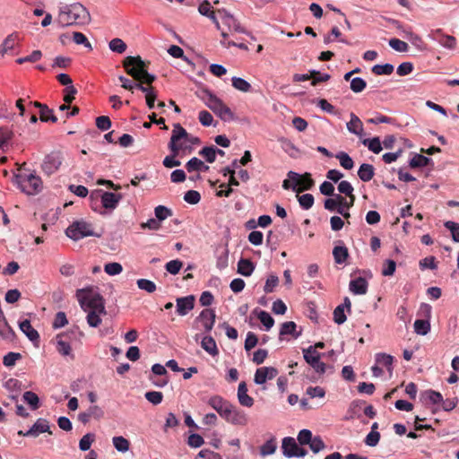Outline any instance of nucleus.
<instances>
[{
    "mask_svg": "<svg viewBox=\"0 0 459 459\" xmlns=\"http://www.w3.org/2000/svg\"><path fill=\"white\" fill-rule=\"evenodd\" d=\"M123 66L127 74L134 78V80H130L124 76L119 77L122 87L126 90L133 91L134 88L137 89V84L150 85L156 80L155 75L148 73L147 65L140 56H126L123 61Z\"/></svg>",
    "mask_w": 459,
    "mask_h": 459,
    "instance_id": "1",
    "label": "nucleus"
},
{
    "mask_svg": "<svg viewBox=\"0 0 459 459\" xmlns=\"http://www.w3.org/2000/svg\"><path fill=\"white\" fill-rule=\"evenodd\" d=\"M76 297L81 307L87 314L86 319L89 325L99 326L101 323V316L106 315L102 297L95 293L91 288L78 290Z\"/></svg>",
    "mask_w": 459,
    "mask_h": 459,
    "instance_id": "2",
    "label": "nucleus"
},
{
    "mask_svg": "<svg viewBox=\"0 0 459 459\" xmlns=\"http://www.w3.org/2000/svg\"><path fill=\"white\" fill-rule=\"evenodd\" d=\"M56 22L62 28L68 26H84L91 22V14L80 3L65 4L59 7Z\"/></svg>",
    "mask_w": 459,
    "mask_h": 459,
    "instance_id": "3",
    "label": "nucleus"
},
{
    "mask_svg": "<svg viewBox=\"0 0 459 459\" xmlns=\"http://www.w3.org/2000/svg\"><path fill=\"white\" fill-rule=\"evenodd\" d=\"M91 206L102 215L111 214L115 209V193L95 189L91 193Z\"/></svg>",
    "mask_w": 459,
    "mask_h": 459,
    "instance_id": "4",
    "label": "nucleus"
},
{
    "mask_svg": "<svg viewBox=\"0 0 459 459\" xmlns=\"http://www.w3.org/2000/svg\"><path fill=\"white\" fill-rule=\"evenodd\" d=\"M184 137H187V131L180 124H175L169 143V149L171 152H174V155H179L180 152L191 153L193 152V147L184 141Z\"/></svg>",
    "mask_w": 459,
    "mask_h": 459,
    "instance_id": "5",
    "label": "nucleus"
},
{
    "mask_svg": "<svg viewBox=\"0 0 459 459\" xmlns=\"http://www.w3.org/2000/svg\"><path fill=\"white\" fill-rule=\"evenodd\" d=\"M206 106L212 110L221 120L230 121L234 119L231 109L223 101L210 91H206Z\"/></svg>",
    "mask_w": 459,
    "mask_h": 459,
    "instance_id": "6",
    "label": "nucleus"
},
{
    "mask_svg": "<svg viewBox=\"0 0 459 459\" xmlns=\"http://www.w3.org/2000/svg\"><path fill=\"white\" fill-rule=\"evenodd\" d=\"M15 181L21 190L27 195L38 194L42 188V181L39 177L30 173L29 175L17 174Z\"/></svg>",
    "mask_w": 459,
    "mask_h": 459,
    "instance_id": "7",
    "label": "nucleus"
},
{
    "mask_svg": "<svg viewBox=\"0 0 459 459\" xmlns=\"http://www.w3.org/2000/svg\"><path fill=\"white\" fill-rule=\"evenodd\" d=\"M68 238L77 241L83 238L95 236L91 223L84 221H77L73 222L65 230Z\"/></svg>",
    "mask_w": 459,
    "mask_h": 459,
    "instance_id": "8",
    "label": "nucleus"
},
{
    "mask_svg": "<svg viewBox=\"0 0 459 459\" xmlns=\"http://www.w3.org/2000/svg\"><path fill=\"white\" fill-rule=\"evenodd\" d=\"M63 162V156L60 152H52L46 155L43 163L41 165L42 170L47 175H52L55 173Z\"/></svg>",
    "mask_w": 459,
    "mask_h": 459,
    "instance_id": "9",
    "label": "nucleus"
},
{
    "mask_svg": "<svg viewBox=\"0 0 459 459\" xmlns=\"http://www.w3.org/2000/svg\"><path fill=\"white\" fill-rule=\"evenodd\" d=\"M277 375V368L273 367H261L256 369L254 381L256 385H263L267 380H272L276 377Z\"/></svg>",
    "mask_w": 459,
    "mask_h": 459,
    "instance_id": "10",
    "label": "nucleus"
},
{
    "mask_svg": "<svg viewBox=\"0 0 459 459\" xmlns=\"http://www.w3.org/2000/svg\"><path fill=\"white\" fill-rule=\"evenodd\" d=\"M228 422L235 425L244 426L247 423V418L246 414L236 408L234 405H230V408L227 411L226 414L222 417Z\"/></svg>",
    "mask_w": 459,
    "mask_h": 459,
    "instance_id": "11",
    "label": "nucleus"
},
{
    "mask_svg": "<svg viewBox=\"0 0 459 459\" xmlns=\"http://www.w3.org/2000/svg\"><path fill=\"white\" fill-rule=\"evenodd\" d=\"M430 37L444 48L454 49L456 47V39L454 36L444 34L441 29L433 30Z\"/></svg>",
    "mask_w": 459,
    "mask_h": 459,
    "instance_id": "12",
    "label": "nucleus"
},
{
    "mask_svg": "<svg viewBox=\"0 0 459 459\" xmlns=\"http://www.w3.org/2000/svg\"><path fill=\"white\" fill-rule=\"evenodd\" d=\"M216 314L213 309L205 308L196 317V320L202 324L205 332H211L215 323Z\"/></svg>",
    "mask_w": 459,
    "mask_h": 459,
    "instance_id": "13",
    "label": "nucleus"
},
{
    "mask_svg": "<svg viewBox=\"0 0 459 459\" xmlns=\"http://www.w3.org/2000/svg\"><path fill=\"white\" fill-rule=\"evenodd\" d=\"M195 299L194 295L178 298L176 299L177 313L181 316L188 314L195 307Z\"/></svg>",
    "mask_w": 459,
    "mask_h": 459,
    "instance_id": "14",
    "label": "nucleus"
},
{
    "mask_svg": "<svg viewBox=\"0 0 459 459\" xmlns=\"http://www.w3.org/2000/svg\"><path fill=\"white\" fill-rule=\"evenodd\" d=\"M48 432L52 434L50 430L49 423L46 419L39 418L31 428L25 432L24 437H37L39 434Z\"/></svg>",
    "mask_w": 459,
    "mask_h": 459,
    "instance_id": "15",
    "label": "nucleus"
},
{
    "mask_svg": "<svg viewBox=\"0 0 459 459\" xmlns=\"http://www.w3.org/2000/svg\"><path fill=\"white\" fill-rule=\"evenodd\" d=\"M208 404L214 409L222 418L226 414L231 403L220 395H213L208 400Z\"/></svg>",
    "mask_w": 459,
    "mask_h": 459,
    "instance_id": "16",
    "label": "nucleus"
},
{
    "mask_svg": "<svg viewBox=\"0 0 459 459\" xmlns=\"http://www.w3.org/2000/svg\"><path fill=\"white\" fill-rule=\"evenodd\" d=\"M368 281L363 277H358L350 281L349 289L356 295H364L368 291Z\"/></svg>",
    "mask_w": 459,
    "mask_h": 459,
    "instance_id": "17",
    "label": "nucleus"
},
{
    "mask_svg": "<svg viewBox=\"0 0 459 459\" xmlns=\"http://www.w3.org/2000/svg\"><path fill=\"white\" fill-rule=\"evenodd\" d=\"M238 399L242 406L252 407L254 404V399L247 394V386L244 381L240 382L238 385Z\"/></svg>",
    "mask_w": 459,
    "mask_h": 459,
    "instance_id": "18",
    "label": "nucleus"
},
{
    "mask_svg": "<svg viewBox=\"0 0 459 459\" xmlns=\"http://www.w3.org/2000/svg\"><path fill=\"white\" fill-rule=\"evenodd\" d=\"M20 330L28 337V339L33 342H39V334L37 330H35L30 321L25 319L19 324Z\"/></svg>",
    "mask_w": 459,
    "mask_h": 459,
    "instance_id": "19",
    "label": "nucleus"
},
{
    "mask_svg": "<svg viewBox=\"0 0 459 459\" xmlns=\"http://www.w3.org/2000/svg\"><path fill=\"white\" fill-rule=\"evenodd\" d=\"M299 445L293 437H287L282 439L281 449L282 453L286 457H294L292 453H296Z\"/></svg>",
    "mask_w": 459,
    "mask_h": 459,
    "instance_id": "20",
    "label": "nucleus"
},
{
    "mask_svg": "<svg viewBox=\"0 0 459 459\" xmlns=\"http://www.w3.org/2000/svg\"><path fill=\"white\" fill-rule=\"evenodd\" d=\"M14 336L15 333L12 327L8 325L4 315L0 316V338L12 342L14 339Z\"/></svg>",
    "mask_w": 459,
    "mask_h": 459,
    "instance_id": "21",
    "label": "nucleus"
},
{
    "mask_svg": "<svg viewBox=\"0 0 459 459\" xmlns=\"http://www.w3.org/2000/svg\"><path fill=\"white\" fill-rule=\"evenodd\" d=\"M347 129L356 135L361 136L363 134V124L354 113H351V120L347 123Z\"/></svg>",
    "mask_w": 459,
    "mask_h": 459,
    "instance_id": "22",
    "label": "nucleus"
},
{
    "mask_svg": "<svg viewBox=\"0 0 459 459\" xmlns=\"http://www.w3.org/2000/svg\"><path fill=\"white\" fill-rule=\"evenodd\" d=\"M137 89H139L141 91L146 93V96H145V98H146V104H147L149 108H154V102H155L156 98H157V92H156L154 87L152 86V84L147 85V86H143L142 84H137Z\"/></svg>",
    "mask_w": 459,
    "mask_h": 459,
    "instance_id": "23",
    "label": "nucleus"
},
{
    "mask_svg": "<svg viewBox=\"0 0 459 459\" xmlns=\"http://www.w3.org/2000/svg\"><path fill=\"white\" fill-rule=\"evenodd\" d=\"M19 40V35L16 32H13L8 35L3 43L0 45V55L4 56L8 50L13 49L15 47V41Z\"/></svg>",
    "mask_w": 459,
    "mask_h": 459,
    "instance_id": "24",
    "label": "nucleus"
},
{
    "mask_svg": "<svg viewBox=\"0 0 459 459\" xmlns=\"http://www.w3.org/2000/svg\"><path fill=\"white\" fill-rule=\"evenodd\" d=\"M333 255L334 262L338 264H344L349 257V250L342 244L341 246H336L333 247Z\"/></svg>",
    "mask_w": 459,
    "mask_h": 459,
    "instance_id": "25",
    "label": "nucleus"
},
{
    "mask_svg": "<svg viewBox=\"0 0 459 459\" xmlns=\"http://www.w3.org/2000/svg\"><path fill=\"white\" fill-rule=\"evenodd\" d=\"M296 328L297 325L293 321L283 323L280 329V338H281L283 335L290 334L293 338L297 339L301 334V332H297Z\"/></svg>",
    "mask_w": 459,
    "mask_h": 459,
    "instance_id": "26",
    "label": "nucleus"
},
{
    "mask_svg": "<svg viewBox=\"0 0 459 459\" xmlns=\"http://www.w3.org/2000/svg\"><path fill=\"white\" fill-rule=\"evenodd\" d=\"M375 175V169L372 165L368 163H363L360 165L358 170V176L360 180L364 182L370 181Z\"/></svg>",
    "mask_w": 459,
    "mask_h": 459,
    "instance_id": "27",
    "label": "nucleus"
},
{
    "mask_svg": "<svg viewBox=\"0 0 459 459\" xmlns=\"http://www.w3.org/2000/svg\"><path fill=\"white\" fill-rule=\"evenodd\" d=\"M255 270L254 264L249 259L241 258L238 263V273L243 276H250Z\"/></svg>",
    "mask_w": 459,
    "mask_h": 459,
    "instance_id": "28",
    "label": "nucleus"
},
{
    "mask_svg": "<svg viewBox=\"0 0 459 459\" xmlns=\"http://www.w3.org/2000/svg\"><path fill=\"white\" fill-rule=\"evenodd\" d=\"M201 345L205 351L212 356L219 353L216 342L212 336H204L202 340Z\"/></svg>",
    "mask_w": 459,
    "mask_h": 459,
    "instance_id": "29",
    "label": "nucleus"
},
{
    "mask_svg": "<svg viewBox=\"0 0 459 459\" xmlns=\"http://www.w3.org/2000/svg\"><path fill=\"white\" fill-rule=\"evenodd\" d=\"M186 169L188 172H193V171H198V170H203V171H206L209 169V167L206 166L201 160H199L198 158H192L191 160H189L186 164Z\"/></svg>",
    "mask_w": 459,
    "mask_h": 459,
    "instance_id": "30",
    "label": "nucleus"
},
{
    "mask_svg": "<svg viewBox=\"0 0 459 459\" xmlns=\"http://www.w3.org/2000/svg\"><path fill=\"white\" fill-rule=\"evenodd\" d=\"M304 359L306 362L311 366L314 363H317V360L320 359L321 354L315 350V347L309 346L307 349L303 350Z\"/></svg>",
    "mask_w": 459,
    "mask_h": 459,
    "instance_id": "31",
    "label": "nucleus"
},
{
    "mask_svg": "<svg viewBox=\"0 0 459 459\" xmlns=\"http://www.w3.org/2000/svg\"><path fill=\"white\" fill-rule=\"evenodd\" d=\"M13 136V133L12 130L7 127H0V150L5 152Z\"/></svg>",
    "mask_w": 459,
    "mask_h": 459,
    "instance_id": "32",
    "label": "nucleus"
},
{
    "mask_svg": "<svg viewBox=\"0 0 459 459\" xmlns=\"http://www.w3.org/2000/svg\"><path fill=\"white\" fill-rule=\"evenodd\" d=\"M301 178H302V179H301L300 183H299V185H298L299 187L294 188V190L298 194L301 193L303 191H306V190H309L314 186V180L311 178V174L307 172V173L301 175Z\"/></svg>",
    "mask_w": 459,
    "mask_h": 459,
    "instance_id": "33",
    "label": "nucleus"
},
{
    "mask_svg": "<svg viewBox=\"0 0 459 459\" xmlns=\"http://www.w3.org/2000/svg\"><path fill=\"white\" fill-rule=\"evenodd\" d=\"M430 162H432V160L423 156L421 154H415L410 160V167L412 169L415 168H423L428 166Z\"/></svg>",
    "mask_w": 459,
    "mask_h": 459,
    "instance_id": "34",
    "label": "nucleus"
},
{
    "mask_svg": "<svg viewBox=\"0 0 459 459\" xmlns=\"http://www.w3.org/2000/svg\"><path fill=\"white\" fill-rule=\"evenodd\" d=\"M64 335L58 334L56 336V350L63 356H69L72 352V348L68 342L63 340Z\"/></svg>",
    "mask_w": 459,
    "mask_h": 459,
    "instance_id": "35",
    "label": "nucleus"
},
{
    "mask_svg": "<svg viewBox=\"0 0 459 459\" xmlns=\"http://www.w3.org/2000/svg\"><path fill=\"white\" fill-rule=\"evenodd\" d=\"M413 325L415 333L420 335H426L430 331L429 319H417Z\"/></svg>",
    "mask_w": 459,
    "mask_h": 459,
    "instance_id": "36",
    "label": "nucleus"
},
{
    "mask_svg": "<svg viewBox=\"0 0 459 459\" xmlns=\"http://www.w3.org/2000/svg\"><path fill=\"white\" fill-rule=\"evenodd\" d=\"M394 361L393 356L386 353H377L376 354V363L378 365H383L387 368L389 372H392L393 368L392 364Z\"/></svg>",
    "mask_w": 459,
    "mask_h": 459,
    "instance_id": "37",
    "label": "nucleus"
},
{
    "mask_svg": "<svg viewBox=\"0 0 459 459\" xmlns=\"http://www.w3.org/2000/svg\"><path fill=\"white\" fill-rule=\"evenodd\" d=\"M224 25H226L230 30L236 32L245 33L246 30L240 25V23L232 16H226L224 20Z\"/></svg>",
    "mask_w": 459,
    "mask_h": 459,
    "instance_id": "38",
    "label": "nucleus"
},
{
    "mask_svg": "<svg viewBox=\"0 0 459 459\" xmlns=\"http://www.w3.org/2000/svg\"><path fill=\"white\" fill-rule=\"evenodd\" d=\"M371 71L376 75H390L394 72V65L391 64L375 65Z\"/></svg>",
    "mask_w": 459,
    "mask_h": 459,
    "instance_id": "39",
    "label": "nucleus"
},
{
    "mask_svg": "<svg viewBox=\"0 0 459 459\" xmlns=\"http://www.w3.org/2000/svg\"><path fill=\"white\" fill-rule=\"evenodd\" d=\"M22 397L24 402H26L32 410H37L39 407V399L35 393L31 391H26Z\"/></svg>",
    "mask_w": 459,
    "mask_h": 459,
    "instance_id": "40",
    "label": "nucleus"
},
{
    "mask_svg": "<svg viewBox=\"0 0 459 459\" xmlns=\"http://www.w3.org/2000/svg\"><path fill=\"white\" fill-rule=\"evenodd\" d=\"M231 82L232 86L242 92H248L251 91V84L240 77H233Z\"/></svg>",
    "mask_w": 459,
    "mask_h": 459,
    "instance_id": "41",
    "label": "nucleus"
},
{
    "mask_svg": "<svg viewBox=\"0 0 459 459\" xmlns=\"http://www.w3.org/2000/svg\"><path fill=\"white\" fill-rule=\"evenodd\" d=\"M216 147L214 146L204 147L199 152V155L203 156L207 162L212 163L216 160Z\"/></svg>",
    "mask_w": 459,
    "mask_h": 459,
    "instance_id": "42",
    "label": "nucleus"
},
{
    "mask_svg": "<svg viewBox=\"0 0 459 459\" xmlns=\"http://www.w3.org/2000/svg\"><path fill=\"white\" fill-rule=\"evenodd\" d=\"M277 445L275 442V438H271L266 441L260 448V454L263 456L273 455L276 450Z\"/></svg>",
    "mask_w": 459,
    "mask_h": 459,
    "instance_id": "43",
    "label": "nucleus"
},
{
    "mask_svg": "<svg viewBox=\"0 0 459 459\" xmlns=\"http://www.w3.org/2000/svg\"><path fill=\"white\" fill-rule=\"evenodd\" d=\"M422 395L425 400L430 402L432 404H438L443 402L442 394L434 390H427Z\"/></svg>",
    "mask_w": 459,
    "mask_h": 459,
    "instance_id": "44",
    "label": "nucleus"
},
{
    "mask_svg": "<svg viewBox=\"0 0 459 459\" xmlns=\"http://www.w3.org/2000/svg\"><path fill=\"white\" fill-rule=\"evenodd\" d=\"M364 145H367L368 148L377 154L382 151L381 142L378 137H374L372 139H365L363 142Z\"/></svg>",
    "mask_w": 459,
    "mask_h": 459,
    "instance_id": "45",
    "label": "nucleus"
},
{
    "mask_svg": "<svg viewBox=\"0 0 459 459\" xmlns=\"http://www.w3.org/2000/svg\"><path fill=\"white\" fill-rule=\"evenodd\" d=\"M95 440V435L92 433L85 434L79 441V448L82 451H88L91 448V444Z\"/></svg>",
    "mask_w": 459,
    "mask_h": 459,
    "instance_id": "46",
    "label": "nucleus"
},
{
    "mask_svg": "<svg viewBox=\"0 0 459 459\" xmlns=\"http://www.w3.org/2000/svg\"><path fill=\"white\" fill-rule=\"evenodd\" d=\"M156 219L160 222L172 215V211L166 206L158 205L154 209Z\"/></svg>",
    "mask_w": 459,
    "mask_h": 459,
    "instance_id": "47",
    "label": "nucleus"
},
{
    "mask_svg": "<svg viewBox=\"0 0 459 459\" xmlns=\"http://www.w3.org/2000/svg\"><path fill=\"white\" fill-rule=\"evenodd\" d=\"M351 90L355 92L359 93L363 91L367 87V82L365 80H363L360 77H355L351 80Z\"/></svg>",
    "mask_w": 459,
    "mask_h": 459,
    "instance_id": "48",
    "label": "nucleus"
},
{
    "mask_svg": "<svg viewBox=\"0 0 459 459\" xmlns=\"http://www.w3.org/2000/svg\"><path fill=\"white\" fill-rule=\"evenodd\" d=\"M336 158L339 160L341 166L345 169H351L353 168L354 162L346 152H339Z\"/></svg>",
    "mask_w": 459,
    "mask_h": 459,
    "instance_id": "49",
    "label": "nucleus"
},
{
    "mask_svg": "<svg viewBox=\"0 0 459 459\" xmlns=\"http://www.w3.org/2000/svg\"><path fill=\"white\" fill-rule=\"evenodd\" d=\"M257 317L261 321V323L265 326L266 330L271 329L274 325L273 318L266 311L261 310L257 314Z\"/></svg>",
    "mask_w": 459,
    "mask_h": 459,
    "instance_id": "50",
    "label": "nucleus"
},
{
    "mask_svg": "<svg viewBox=\"0 0 459 459\" xmlns=\"http://www.w3.org/2000/svg\"><path fill=\"white\" fill-rule=\"evenodd\" d=\"M136 284L140 290H145L148 293H153L156 290L155 283L147 279H139Z\"/></svg>",
    "mask_w": 459,
    "mask_h": 459,
    "instance_id": "51",
    "label": "nucleus"
},
{
    "mask_svg": "<svg viewBox=\"0 0 459 459\" xmlns=\"http://www.w3.org/2000/svg\"><path fill=\"white\" fill-rule=\"evenodd\" d=\"M41 57L42 52L40 50H34L30 55L16 59V63L19 65H22L25 62L35 63L39 61Z\"/></svg>",
    "mask_w": 459,
    "mask_h": 459,
    "instance_id": "52",
    "label": "nucleus"
},
{
    "mask_svg": "<svg viewBox=\"0 0 459 459\" xmlns=\"http://www.w3.org/2000/svg\"><path fill=\"white\" fill-rule=\"evenodd\" d=\"M39 119L42 122L56 123L57 121V117L53 114V109L49 108L48 106H46L43 110H40Z\"/></svg>",
    "mask_w": 459,
    "mask_h": 459,
    "instance_id": "53",
    "label": "nucleus"
},
{
    "mask_svg": "<svg viewBox=\"0 0 459 459\" xmlns=\"http://www.w3.org/2000/svg\"><path fill=\"white\" fill-rule=\"evenodd\" d=\"M73 40L77 45H83L88 49L91 50L92 46L84 34L75 31L73 33Z\"/></svg>",
    "mask_w": 459,
    "mask_h": 459,
    "instance_id": "54",
    "label": "nucleus"
},
{
    "mask_svg": "<svg viewBox=\"0 0 459 459\" xmlns=\"http://www.w3.org/2000/svg\"><path fill=\"white\" fill-rule=\"evenodd\" d=\"M298 199L300 206L305 210L310 209L314 204V196L311 194L298 195Z\"/></svg>",
    "mask_w": 459,
    "mask_h": 459,
    "instance_id": "55",
    "label": "nucleus"
},
{
    "mask_svg": "<svg viewBox=\"0 0 459 459\" xmlns=\"http://www.w3.org/2000/svg\"><path fill=\"white\" fill-rule=\"evenodd\" d=\"M146 400L154 405L160 404L163 400V394L161 392L151 391L144 394Z\"/></svg>",
    "mask_w": 459,
    "mask_h": 459,
    "instance_id": "56",
    "label": "nucleus"
},
{
    "mask_svg": "<svg viewBox=\"0 0 459 459\" xmlns=\"http://www.w3.org/2000/svg\"><path fill=\"white\" fill-rule=\"evenodd\" d=\"M311 74H312L311 84L313 86L317 85L319 82H325L331 77L330 74H322L319 71H316V70H311Z\"/></svg>",
    "mask_w": 459,
    "mask_h": 459,
    "instance_id": "57",
    "label": "nucleus"
},
{
    "mask_svg": "<svg viewBox=\"0 0 459 459\" xmlns=\"http://www.w3.org/2000/svg\"><path fill=\"white\" fill-rule=\"evenodd\" d=\"M111 126V119L108 116H100L96 118V126L101 131L108 130Z\"/></svg>",
    "mask_w": 459,
    "mask_h": 459,
    "instance_id": "58",
    "label": "nucleus"
},
{
    "mask_svg": "<svg viewBox=\"0 0 459 459\" xmlns=\"http://www.w3.org/2000/svg\"><path fill=\"white\" fill-rule=\"evenodd\" d=\"M21 358L22 355L19 352H9L4 356L3 363L5 367H13Z\"/></svg>",
    "mask_w": 459,
    "mask_h": 459,
    "instance_id": "59",
    "label": "nucleus"
},
{
    "mask_svg": "<svg viewBox=\"0 0 459 459\" xmlns=\"http://www.w3.org/2000/svg\"><path fill=\"white\" fill-rule=\"evenodd\" d=\"M444 225L451 231L453 240L459 242V223L448 221Z\"/></svg>",
    "mask_w": 459,
    "mask_h": 459,
    "instance_id": "60",
    "label": "nucleus"
},
{
    "mask_svg": "<svg viewBox=\"0 0 459 459\" xmlns=\"http://www.w3.org/2000/svg\"><path fill=\"white\" fill-rule=\"evenodd\" d=\"M346 319L347 317L344 313L343 305L337 306L333 310V321L338 325H342L346 321Z\"/></svg>",
    "mask_w": 459,
    "mask_h": 459,
    "instance_id": "61",
    "label": "nucleus"
},
{
    "mask_svg": "<svg viewBox=\"0 0 459 459\" xmlns=\"http://www.w3.org/2000/svg\"><path fill=\"white\" fill-rule=\"evenodd\" d=\"M184 200L190 204H196L201 200V195L195 190H188L184 195Z\"/></svg>",
    "mask_w": 459,
    "mask_h": 459,
    "instance_id": "62",
    "label": "nucleus"
},
{
    "mask_svg": "<svg viewBox=\"0 0 459 459\" xmlns=\"http://www.w3.org/2000/svg\"><path fill=\"white\" fill-rule=\"evenodd\" d=\"M183 266V263L178 259L168 262L165 265L166 270L171 274H177Z\"/></svg>",
    "mask_w": 459,
    "mask_h": 459,
    "instance_id": "63",
    "label": "nucleus"
},
{
    "mask_svg": "<svg viewBox=\"0 0 459 459\" xmlns=\"http://www.w3.org/2000/svg\"><path fill=\"white\" fill-rule=\"evenodd\" d=\"M312 432L308 429H302L299 432L298 441L301 446L309 445L312 441Z\"/></svg>",
    "mask_w": 459,
    "mask_h": 459,
    "instance_id": "64",
    "label": "nucleus"
}]
</instances>
